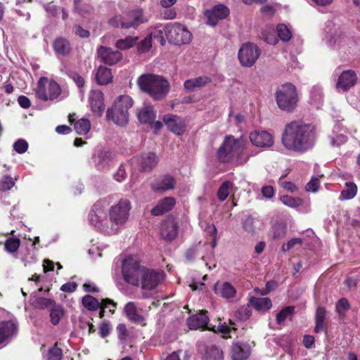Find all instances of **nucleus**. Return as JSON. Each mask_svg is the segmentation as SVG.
<instances>
[{
    "label": "nucleus",
    "instance_id": "e2e57ef3",
    "mask_svg": "<svg viewBox=\"0 0 360 360\" xmlns=\"http://www.w3.org/2000/svg\"><path fill=\"white\" fill-rule=\"evenodd\" d=\"M151 46H152V39H151V37H149L148 36L139 44L138 51L139 53L147 52L150 50Z\"/></svg>",
    "mask_w": 360,
    "mask_h": 360
},
{
    "label": "nucleus",
    "instance_id": "13d9d810",
    "mask_svg": "<svg viewBox=\"0 0 360 360\" xmlns=\"http://www.w3.org/2000/svg\"><path fill=\"white\" fill-rule=\"evenodd\" d=\"M62 356V350L57 346H53L48 351L47 360H61Z\"/></svg>",
    "mask_w": 360,
    "mask_h": 360
},
{
    "label": "nucleus",
    "instance_id": "72a5a7b5",
    "mask_svg": "<svg viewBox=\"0 0 360 360\" xmlns=\"http://www.w3.org/2000/svg\"><path fill=\"white\" fill-rule=\"evenodd\" d=\"M251 304L259 311L265 312L271 307V300L269 297H251Z\"/></svg>",
    "mask_w": 360,
    "mask_h": 360
},
{
    "label": "nucleus",
    "instance_id": "f8f14e48",
    "mask_svg": "<svg viewBox=\"0 0 360 360\" xmlns=\"http://www.w3.org/2000/svg\"><path fill=\"white\" fill-rule=\"evenodd\" d=\"M165 278L163 271H156L144 267L140 276V284L143 290L155 288Z\"/></svg>",
    "mask_w": 360,
    "mask_h": 360
},
{
    "label": "nucleus",
    "instance_id": "a18cd8bd",
    "mask_svg": "<svg viewBox=\"0 0 360 360\" xmlns=\"http://www.w3.org/2000/svg\"><path fill=\"white\" fill-rule=\"evenodd\" d=\"M233 188V183L226 181H224L219 188L217 196L220 201L225 200L230 193V191Z\"/></svg>",
    "mask_w": 360,
    "mask_h": 360
},
{
    "label": "nucleus",
    "instance_id": "052dcab7",
    "mask_svg": "<svg viewBox=\"0 0 360 360\" xmlns=\"http://www.w3.org/2000/svg\"><path fill=\"white\" fill-rule=\"evenodd\" d=\"M20 246V240L18 238H8L5 243V248L10 252H15Z\"/></svg>",
    "mask_w": 360,
    "mask_h": 360
},
{
    "label": "nucleus",
    "instance_id": "39448f33",
    "mask_svg": "<svg viewBox=\"0 0 360 360\" xmlns=\"http://www.w3.org/2000/svg\"><path fill=\"white\" fill-rule=\"evenodd\" d=\"M275 98L278 108L288 112L295 109L299 99L296 87L290 83L278 86L275 92Z\"/></svg>",
    "mask_w": 360,
    "mask_h": 360
},
{
    "label": "nucleus",
    "instance_id": "9b49d317",
    "mask_svg": "<svg viewBox=\"0 0 360 360\" xmlns=\"http://www.w3.org/2000/svg\"><path fill=\"white\" fill-rule=\"evenodd\" d=\"M260 51L252 43L243 44L238 51V59L244 67H252L258 59Z\"/></svg>",
    "mask_w": 360,
    "mask_h": 360
},
{
    "label": "nucleus",
    "instance_id": "dca6fc26",
    "mask_svg": "<svg viewBox=\"0 0 360 360\" xmlns=\"http://www.w3.org/2000/svg\"><path fill=\"white\" fill-rule=\"evenodd\" d=\"M252 144L258 148H269L274 144V136L267 131H255L249 136Z\"/></svg>",
    "mask_w": 360,
    "mask_h": 360
},
{
    "label": "nucleus",
    "instance_id": "f3484780",
    "mask_svg": "<svg viewBox=\"0 0 360 360\" xmlns=\"http://www.w3.org/2000/svg\"><path fill=\"white\" fill-rule=\"evenodd\" d=\"M97 54L101 60L108 65H115L122 58L121 52L103 46L97 49Z\"/></svg>",
    "mask_w": 360,
    "mask_h": 360
},
{
    "label": "nucleus",
    "instance_id": "79ce46f5",
    "mask_svg": "<svg viewBox=\"0 0 360 360\" xmlns=\"http://www.w3.org/2000/svg\"><path fill=\"white\" fill-rule=\"evenodd\" d=\"M74 128L79 135H85L90 130L91 123L89 120L82 118L75 122Z\"/></svg>",
    "mask_w": 360,
    "mask_h": 360
},
{
    "label": "nucleus",
    "instance_id": "338daca9",
    "mask_svg": "<svg viewBox=\"0 0 360 360\" xmlns=\"http://www.w3.org/2000/svg\"><path fill=\"white\" fill-rule=\"evenodd\" d=\"M319 187V179L316 177H312L309 182L306 185V190L311 192H316Z\"/></svg>",
    "mask_w": 360,
    "mask_h": 360
},
{
    "label": "nucleus",
    "instance_id": "09e8293b",
    "mask_svg": "<svg viewBox=\"0 0 360 360\" xmlns=\"http://www.w3.org/2000/svg\"><path fill=\"white\" fill-rule=\"evenodd\" d=\"M277 32L278 37L283 41H288L292 37L291 31L284 24H280L277 26Z\"/></svg>",
    "mask_w": 360,
    "mask_h": 360
},
{
    "label": "nucleus",
    "instance_id": "a878e982",
    "mask_svg": "<svg viewBox=\"0 0 360 360\" xmlns=\"http://www.w3.org/2000/svg\"><path fill=\"white\" fill-rule=\"evenodd\" d=\"M327 44L332 48H340L343 46L348 38L340 29H335L333 32L328 33L326 36Z\"/></svg>",
    "mask_w": 360,
    "mask_h": 360
},
{
    "label": "nucleus",
    "instance_id": "a19ab883",
    "mask_svg": "<svg viewBox=\"0 0 360 360\" xmlns=\"http://www.w3.org/2000/svg\"><path fill=\"white\" fill-rule=\"evenodd\" d=\"M112 105L128 111V110L133 105V101L130 96L127 95H122L115 99Z\"/></svg>",
    "mask_w": 360,
    "mask_h": 360
},
{
    "label": "nucleus",
    "instance_id": "f257e3e1",
    "mask_svg": "<svg viewBox=\"0 0 360 360\" xmlns=\"http://www.w3.org/2000/svg\"><path fill=\"white\" fill-rule=\"evenodd\" d=\"M316 139L315 129L312 125L292 121L285 125L281 141L288 150L304 153L313 148Z\"/></svg>",
    "mask_w": 360,
    "mask_h": 360
},
{
    "label": "nucleus",
    "instance_id": "c85d7f7f",
    "mask_svg": "<svg viewBox=\"0 0 360 360\" xmlns=\"http://www.w3.org/2000/svg\"><path fill=\"white\" fill-rule=\"evenodd\" d=\"M210 82V78L207 76L198 77L186 80L184 84V88L186 92H193L203 87Z\"/></svg>",
    "mask_w": 360,
    "mask_h": 360
},
{
    "label": "nucleus",
    "instance_id": "7ed1b4c3",
    "mask_svg": "<svg viewBox=\"0 0 360 360\" xmlns=\"http://www.w3.org/2000/svg\"><path fill=\"white\" fill-rule=\"evenodd\" d=\"M140 89L148 94L155 100H162L168 94L170 85L162 76L154 74L141 75L137 80Z\"/></svg>",
    "mask_w": 360,
    "mask_h": 360
},
{
    "label": "nucleus",
    "instance_id": "2f4dec72",
    "mask_svg": "<svg viewBox=\"0 0 360 360\" xmlns=\"http://www.w3.org/2000/svg\"><path fill=\"white\" fill-rule=\"evenodd\" d=\"M204 360H223L224 354L221 349L215 345H210L204 347Z\"/></svg>",
    "mask_w": 360,
    "mask_h": 360
},
{
    "label": "nucleus",
    "instance_id": "4468645a",
    "mask_svg": "<svg viewBox=\"0 0 360 360\" xmlns=\"http://www.w3.org/2000/svg\"><path fill=\"white\" fill-rule=\"evenodd\" d=\"M357 75L353 70L342 71L339 75L336 82V89L339 92H346L356 85Z\"/></svg>",
    "mask_w": 360,
    "mask_h": 360
},
{
    "label": "nucleus",
    "instance_id": "412c9836",
    "mask_svg": "<svg viewBox=\"0 0 360 360\" xmlns=\"http://www.w3.org/2000/svg\"><path fill=\"white\" fill-rule=\"evenodd\" d=\"M208 321L209 318L206 313L201 312L188 317L187 319V325L191 330L207 329L209 330L215 331L214 327H210L207 325Z\"/></svg>",
    "mask_w": 360,
    "mask_h": 360
},
{
    "label": "nucleus",
    "instance_id": "473e14b6",
    "mask_svg": "<svg viewBox=\"0 0 360 360\" xmlns=\"http://www.w3.org/2000/svg\"><path fill=\"white\" fill-rule=\"evenodd\" d=\"M96 79L98 84L105 85L112 81L111 70L105 66H100L96 73Z\"/></svg>",
    "mask_w": 360,
    "mask_h": 360
},
{
    "label": "nucleus",
    "instance_id": "774afa93",
    "mask_svg": "<svg viewBox=\"0 0 360 360\" xmlns=\"http://www.w3.org/2000/svg\"><path fill=\"white\" fill-rule=\"evenodd\" d=\"M127 174L124 168V165L122 164L118 168L116 173L114 174L115 179L118 182H122L126 178Z\"/></svg>",
    "mask_w": 360,
    "mask_h": 360
},
{
    "label": "nucleus",
    "instance_id": "603ef678",
    "mask_svg": "<svg viewBox=\"0 0 360 360\" xmlns=\"http://www.w3.org/2000/svg\"><path fill=\"white\" fill-rule=\"evenodd\" d=\"M15 186V181L9 175H5L0 179V193L10 191Z\"/></svg>",
    "mask_w": 360,
    "mask_h": 360
},
{
    "label": "nucleus",
    "instance_id": "f704fd0d",
    "mask_svg": "<svg viewBox=\"0 0 360 360\" xmlns=\"http://www.w3.org/2000/svg\"><path fill=\"white\" fill-rule=\"evenodd\" d=\"M357 193V186L354 182L345 183V188L341 191L339 200L341 201L353 199Z\"/></svg>",
    "mask_w": 360,
    "mask_h": 360
},
{
    "label": "nucleus",
    "instance_id": "4c0bfd02",
    "mask_svg": "<svg viewBox=\"0 0 360 360\" xmlns=\"http://www.w3.org/2000/svg\"><path fill=\"white\" fill-rule=\"evenodd\" d=\"M64 316V309L60 304L54 303L50 308V321L51 323L56 326Z\"/></svg>",
    "mask_w": 360,
    "mask_h": 360
},
{
    "label": "nucleus",
    "instance_id": "4d7b16f0",
    "mask_svg": "<svg viewBox=\"0 0 360 360\" xmlns=\"http://www.w3.org/2000/svg\"><path fill=\"white\" fill-rule=\"evenodd\" d=\"M55 303V302L51 299L44 298V297H38L34 302V306L35 308L43 309L45 308L50 307Z\"/></svg>",
    "mask_w": 360,
    "mask_h": 360
},
{
    "label": "nucleus",
    "instance_id": "864d4df0",
    "mask_svg": "<svg viewBox=\"0 0 360 360\" xmlns=\"http://www.w3.org/2000/svg\"><path fill=\"white\" fill-rule=\"evenodd\" d=\"M281 202L290 207H297L302 205L303 201L301 198H294L290 195H283L281 198Z\"/></svg>",
    "mask_w": 360,
    "mask_h": 360
},
{
    "label": "nucleus",
    "instance_id": "2eb2a0df",
    "mask_svg": "<svg viewBox=\"0 0 360 360\" xmlns=\"http://www.w3.org/2000/svg\"><path fill=\"white\" fill-rule=\"evenodd\" d=\"M18 331L17 323L14 321H4L0 323V349L6 346Z\"/></svg>",
    "mask_w": 360,
    "mask_h": 360
},
{
    "label": "nucleus",
    "instance_id": "37998d69",
    "mask_svg": "<svg viewBox=\"0 0 360 360\" xmlns=\"http://www.w3.org/2000/svg\"><path fill=\"white\" fill-rule=\"evenodd\" d=\"M138 41L136 37H127L124 39H118L115 43V46L118 49L125 50L131 48Z\"/></svg>",
    "mask_w": 360,
    "mask_h": 360
},
{
    "label": "nucleus",
    "instance_id": "1a4fd4ad",
    "mask_svg": "<svg viewBox=\"0 0 360 360\" xmlns=\"http://www.w3.org/2000/svg\"><path fill=\"white\" fill-rule=\"evenodd\" d=\"M165 36L167 40L176 45L189 44L192 34L186 26L180 23H169L165 26Z\"/></svg>",
    "mask_w": 360,
    "mask_h": 360
},
{
    "label": "nucleus",
    "instance_id": "5701e85b",
    "mask_svg": "<svg viewBox=\"0 0 360 360\" xmlns=\"http://www.w3.org/2000/svg\"><path fill=\"white\" fill-rule=\"evenodd\" d=\"M229 14V9L221 4L217 5L212 10L205 12L207 23L212 26L216 25L219 20L224 19Z\"/></svg>",
    "mask_w": 360,
    "mask_h": 360
},
{
    "label": "nucleus",
    "instance_id": "bb28decb",
    "mask_svg": "<svg viewBox=\"0 0 360 360\" xmlns=\"http://www.w3.org/2000/svg\"><path fill=\"white\" fill-rule=\"evenodd\" d=\"M176 204L173 197H166L160 200L158 204L151 210L153 216H160L165 212L170 211Z\"/></svg>",
    "mask_w": 360,
    "mask_h": 360
},
{
    "label": "nucleus",
    "instance_id": "7c9ffc66",
    "mask_svg": "<svg viewBox=\"0 0 360 360\" xmlns=\"http://www.w3.org/2000/svg\"><path fill=\"white\" fill-rule=\"evenodd\" d=\"M175 180L170 175H165L158 179L153 185V188L157 191H165L174 188Z\"/></svg>",
    "mask_w": 360,
    "mask_h": 360
},
{
    "label": "nucleus",
    "instance_id": "c03bdc74",
    "mask_svg": "<svg viewBox=\"0 0 360 360\" xmlns=\"http://www.w3.org/2000/svg\"><path fill=\"white\" fill-rule=\"evenodd\" d=\"M336 130H340V127L338 124L335 125V128L333 131V135L330 137V144L333 146H339L347 141V136L342 134H337Z\"/></svg>",
    "mask_w": 360,
    "mask_h": 360
},
{
    "label": "nucleus",
    "instance_id": "5fc2aeb1",
    "mask_svg": "<svg viewBox=\"0 0 360 360\" xmlns=\"http://www.w3.org/2000/svg\"><path fill=\"white\" fill-rule=\"evenodd\" d=\"M286 225L284 224H276L272 227V236L275 239L283 238L286 235Z\"/></svg>",
    "mask_w": 360,
    "mask_h": 360
},
{
    "label": "nucleus",
    "instance_id": "6ab92c4d",
    "mask_svg": "<svg viewBox=\"0 0 360 360\" xmlns=\"http://www.w3.org/2000/svg\"><path fill=\"white\" fill-rule=\"evenodd\" d=\"M89 103L92 112L101 117L105 109L103 93L99 90H91L89 96Z\"/></svg>",
    "mask_w": 360,
    "mask_h": 360
},
{
    "label": "nucleus",
    "instance_id": "3c124183",
    "mask_svg": "<svg viewBox=\"0 0 360 360\" xmlns=\"http://www.w3.org/2000/svg\"><path fill=\"white\" fill-rule=\"evenodd\" d=\"M350 304L346 298H341L336 303L335 309L340 319L345 316V312L349 309Z\"/></svg>",
    "mask_w": 360,
    "mask_h": 360
},
{
    "label": "nucleus",
    "instance_id": "0eeeda50",
    "mask_svg": "<svg viewBox=\"0 0 360 360\" xmlns=\"http://www.w3.org/2000/svg\"><path fill=\"white\" fill-rule=\"evenodd\" d=\"M107 205L105 200L96 202L89 214V224L97 229L111 234L109 218L107 217Z\"/></svg>",
    "mask_w": 360,
    "mask_h": 360
},
{
    "label": "nucleus",
    "instance_id": "0e129e2a",
    "mask_svg": "<svg viewBox=\"0 0 360 360\" xmlns=\"http://www.w3.org/2000/svg\"><path fill=\"white\" fill-rule=\"evenodd\" d=\"M66 74L71 78L76 85L79 88L82 89L85 83L84 79L80 76L78 73L72 71L66 72Z\"/></svg>",
    "mask_w": 360,
    "mask_h": 360
},
{
    "label": "nucleus",
    "instance_id": "ddd939ff",
    "mask_svg": "<svg viewBox=\"0 0 360 360\" xmlns=\"http://www.w3.org/2000/svg\"><path fill=\"white\" fill-rule=\"evenodd\" d=\"M158 159L154 153L148 152L141 155L140 157H134L131 160V165L133 169L150 171L158 163Z\"/></svg>",
    "mask_w": 360,
    "mask_h": 360
},
{
    "label": "nucleus",
    "instance_id": "b1692460",
    "mask_svg": "<svg viewBox=\"0 0 360 360\" xmlns=\"http://www.w3.org/2000/svg\"><path fill=\"white\" fill-rule=\"evenodd\" d=\"M251 354V348L246 342H234L231 347L233 360H246Z\"/></svg>",
    "mask_w": 360,
    "mask_h": 360
},
{
    "label": "nucleus",
    "instance_id": "9d476101",
    "mask_svg": "<svg viewBox=\"0 0 360 360\" xmlns=\"http://www.w3.org/2000/svg\"><path fill=\"white\" fill-rule=\"evenodd\" d=\"M148 21V18L144 16L141 10L130 11L124 18L121 15H116L108 20V23L112 27H118L120 26L123 29L135 27L139 25Z\"/></svg>",
    "mask_w": 360,
    "mask_h": 360
},
{
    "label": "nucleus",
    "instance_id": "f03ea898",
    "mask_svg": "<svg viewBox=\"0 0 360 360\" xmlns=\"http://www.w3.org/2000/svg\"><path fill=\"white\" fill-rule=\"evenodd\" d=\"M217 154L220 162H229L236 158L240 165L246 163L252 155L248 151V143L243 138L235 139L232 136H226Z\"/></svg>",
    "mask_w": 360,
    "mask_h": 360
},
{
    "label": "nucleus",
    "instance_id": "393cba45",
    "mask_svg": "<svg viewBox=\"0 0 360 360\" xmlns=\"http://www.w3.org/2000/svg\"><path fill=\"white\" fill-rule=\"evenodd\" d=\"M124 312L127 317L131 321L141 326L146 325L145 317L138 313V307L134 302H129L126 304Z\"/></svg>",
    "mask_w": 360,
    "mask_h": 360
},
{
    "label": "nucleus",
    "instance_id": "e433bc0d",
    "mask_svg": "<svg viewBox=\"0 0 360 360\" xmlns=\"http://www.w3.org/2000/svg\"><path fill=\"white\" fill-rule=\"evenodd\" d=\"M323 89L319 85H314L310 91V102L319 108L323 103Z\"/></svg>",
    "mask_w": 360,
    "mask_h": 360
},
{
    "label": "nucleus",
    "instance_id": "49530a36",
    "mask_svg": "<svg viewBox=\"0 0 360 360\" xmlns=\"http://www.w3.org/2000/svg\"><path fill=\"white\" fill-rule=\"evenodd\" d=\"M82 304L89 310L95 311L100 307V302L91 295H85L82 298Z\"/></svg>",
    "mask_w": 360,
    "mask_h": 360
},
{
    "label": "nucleus",
    "instance_id": "aec40b11",
    "mask_svg": "<svg viewBox=\"0 0 360 360\" xmlns=\"http://www.w3.org/2000/svg\"><path fill=\"white\" fill-rule=\"evenodd\" d=\"M178 234L177 222L173 217L165 219L160 226V236L166 240H174Z\"/></svg>",
    "mask_w": 360,
    "mask_h": 360
},
{
    "label": "nucleus",
    "instance_id": "cd10ccee",
    "mask_svg": "<svg viewBox=\"0 0 360 360\" xmlns=\"http://www.w3.org/2000/svg\"><path fill=\"white\" fill-rule=\"evenodd\" d=\"M112 159L111 153L108 151H99L94 155L91 162L98 170L106 168Z\"/></svg>",
    "mask_w": 360,
    "mask_h": 360
},
{
    "label": "nucleus",
    "instance_id": "c9c22d12",
    "mask_svg": "<svg viewBox=\"0 0 360 360\" xmlns=\"http://www.w3.org/2000/svg\"><path fill=\"white\" fill-rule=\"evenodd\" d=\"M139 120L141 123H151L155 120L156 115L153 107L146 106L137 112Z\"/></svg>",
    "mask_w": 360,
    "mask_h": 360
},
{
    "label": "nucleus",
    "instance_id": "69168bd1",
    "mask_svg": "<svg viewBox=\"0 0 360 360\" xmlns=\"http://www.w3.org/2000/svg\"><path fill=\"white\" fill-rule=\"evenodd\" d=\"M262 38L266 43L270 44H275L278 41L274 30L271 32L264 31L262 32Z\"/></svg>",
    "mask_w": 360,
    "mask_h": 360
},
{
    "label": "nucleus",
    "instance_id": "6e6d98bb",
    "mask_svg": "<svg viewBox=\"0 0 360 360\" xmlns=\"http://www.w3.org/2000/svg\"><path fill=\"white\" fill-rule=\"evenodd\" d=\"M164 35H165V27L162 29L158 27L153 30L148 37H151V39L153 38L155 40H157L162 46H164L166 42L164 38Z\"/></svg>",
    "mask_w": 360,
    "mask_h": 360
},
{
    "label": "nucleus",
    "instance_id": "bf43d9fd",
    "mask_svg": "<svg viewBox=\"0 0 360 360\" xmlns=\"http://www.w3.org/2000/svg\"><path fill=\"white\" fill-rule=\"evenodd\" d=\"M13 150L19 154L25 153L28 149V143L25 140L20 139L13 143Z\"/></svg>",
    "mask_w": 360,
    "mask_h": 360
},
{
    "label": "nucleus",
    "instance_id": "8fccbe9b",
    "mask_svg": "<svg viewBox=\"0 0 360 360\" xmlns=\"http://www.w3.org/2000/svg\"><path fill=\"white\" fill-rule=\"evenodd\" d=\"M294 307H287L282 309L279 313L276 315V322L278 324H283L285 321L290 316L292 315L294 313Z\"/></svg>",
    "mask_w": 360,
    "mask_h": 360
},
{
    "label": "nucleus",
    "instance_id": "20e7f679",
    "mask_svg": "<svg viewBox=\"0 0 360 360\" xmlns=\"http://www.w3.org/2000/svg\"><path fill=\"white\" fill-rule=\"evenodd\" d=\"M131 210V203L127 198H121L110 207L108 214L111 234L117 233L125 226Z\"/></svg>",
    "mask_w": 360,
    "mask_h": 360
},
{
    "label": "nucleus",
    "instance_id": "4be33fe9",
    "mask_svg": "<svg viewBox=\"0 0 360 360\" xmlns=\"http://www.w3.org/2000/svg\"><path fill=\"white\" fill-rule=\"evenodd\" d=\"M108 120H112L115 124L119 126H125L129 121L128 111L122 108L112 106L108 109L106 112Z\"/></svg>",
    "mask_w": 360,
    "mask_h": 360
},
{
    "label": "nucleus",
    "instance_id": "423d86ee",
    "mask_svg": "<svg viewBox=\"0 0 360 360\" xmlns=\"http://www.w3.org/2000/svg\"><path fill=\"white\" fill-rule=\"evenodd\" d=\"M144 266L140 264L139 260L136 255H130L122 261L121 272L124 281L134 286L140 284V276Z\"/></svg>",
    "mask_w": 360,
    "mask_h": 360
},
{
    "label": "nucleus",
    "instance_id": "680f3d73",
    "mask_svg": "<svg viewBox=\"0 0 360 360\" xmlns=\"http://www.w3.org/2000/svg\"><path fill=\"white\" fill-rule=\"evenodd\" d=\"M302 243L303 240L302 238H295L290 240L287 243H284L281 247V250L283 252H287L294 248L297 245H301Z\"/></svg>",
    "mask_w": 360,
    "mask_h": 360
},
{
    "label": "nucleus",
    "instance_id": "de8ad7c7",
    "mask_svg": "<svg viewBox=\"0 0 360 360\" xmlns=\"http://www.w3.org/2000/svg\"><path fill=\"white\" fill-rule=\"evenodd\" d=\"M100 304L101 305L99 308H101V310L99 313V316L101 318L104 316L105 310H108L110 314H112L115 311L116 304L112 300L108 298L103 299Z\"/></svg>",
    "mask_w": 360,
    "mask_h": 360
},
{
    "label": "nucleus",
    "instance_id": "c756f323",
    "mask_svg": "<svg viewBox=\"0 0 360 360\" xmlns=\"http://www.w3.org/2000/svg\"><path fill=\"white\" fill-rule=\"evenodd\" d=\"M214 290L217 295L226 299L233 297L236 293L235 288L228 282H217L214 287Z\"/></svg>",
    "mask_w": 360,
    "mask_h": 360
},
{
    "label": "nucleus",
    "instance_id": "6e6552de",
    "mask_svg": "<svg viewBox=\"0 0 360 360\" xmlns=\"http://www.w3.org/2000/svg\"><path fill=\"white\" fill-rule=\"evenodd\" d=\"M37 98L44 101H53L61 94L60 85L53 79L46 77H41L34 89Z\"/></svg>",
    "mask_w": 360,
    "mask_h": 360
},
{
    "label": "nucleus",
    "instance_id": "ea45409f",
    "mask_svg": "<svg viewBox=\"0 0 360 360\" xmlns=\"http://www.w3.org/2000/svg\"><path fill=\"white\" fill-rule=\"evenodd\" d=\"M326 318V309L323 307H319L316 309L315 320L316 326L314 331L316 333L321 332L324 328V321Z\"/></svg>",
    "mask_w": 360,
    "mask_h": 360
},
{
    "label": "nucleus",
    "instance_id": "a211bd4d",
    "mask_svg": "<svg viewBox=\"0 0 360 360\" xmlns=\"http://www.w3.org/2000/svg\"><path fill=\"white\" fill-rule=\"evenodd\" d=\"M163 121L167 128L176 135H181L185 131L186 122L181 117L168 114L164 116Z\"/></svg>",
    "mask_w": 360,
    "mask_h": 360
},
{
    "label": "nucleus",
    "instance_id": "58836bf2",
    "mask_svg": "<svg viewBox=\"0 0 360 360\" xmlns=\"http://www.w3.org/2000/svg\"><path fill=\"white\" fill-rule=\"evenodd\" d=\"M54 51L58 54L67 55L70 51V44L68 40L64 38H58L53 43Z\"/></svg>",
    "mask_w": 360,
    "mask_h": 360
}]
</instances>
